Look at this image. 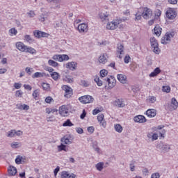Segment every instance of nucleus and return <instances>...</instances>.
<instances>
[{
  "mask_svg": "<svg viewBox=\"0 0 178 178\" xmlns=\"http://www.w3.org/2000/svg\"><path fill=\"white\" fill-rule=\"evenodd\" d=\"M165 15L168 20H175L177 16V13L175 8H169L165 13Z\"/></svg>",
  "mask_w": 178,
  "mask_h": 178,
  "instance_id": "obj_1",
  "label": "nucleus"
},
{
  "mask_svg": "<svg viewBox=\"0 0 178 178\" xmlns=\"http://www.w3.org/2000/svg\"><path fill=\"white\" fill-rule=\"evenodd\" d=\"M120 23H122L121 20L114 19L107 24L106 29H108V30H116Z\"/></svg>",
  "mask_w": 178,
  "mask_h": 178,
  "instance_id": "obj_2",
  "label": "nucleus"
},
{
  "mask_svg": "<svg viewBox=\"0 0 178 178\" xmlns=\"http://www.w3.org/2000/svg\"><path fill=\"white\" fill-rule=\"evenodd\" d=\"M62 90L65 92L64 97H65V98H70L72 95H73V89H72L69 86L63 85L62 86Z\"/></svg>",
  "mask_w": 178,
  "mask_h": 178,
  "instance_id": "obj_3",
  "label": "nucleus"
},
{
  "mask_svg": "<svg viewBox=\"0 0 178 178\" xmlns=\"http://www.w3.org/2000/svg\"><path fill=\"white\" fill-rule=\"evenodd\" d=\"M142 16L143 19L148 20L152 16V10L149 8L145 7L143 8Z\"/></svg>",
  "mask_w": 178,
  "mask_h": 178,
  "instance_id": "obj_4",
  "label": "nucleus"
},
{
  "mask_svg": "<svg viewBox=\"0 0 178 178\" xmlns=\"http://www.w3.org/2000/svg\"><path fill=\"white\" fill-rule=\"evenodd\" d=\"M79 100L82 104H91V102H94V97L90 95H85L79 97Z\"/></svg>",
  "mask_w": 178,
  "mask_h": 178,
  "instance_id": "obj_5",
  "label": "nucleus"
},
{
  "mask_svg": "<svg viewBox=\"0 0 178 178\" xmlns=\"http://www.w3.org/2000/svg\"><path fill=\"white\" fill-rule=\"evenodd\" d=\"M52 59H54V60H58V62H63V60H69V56L66 54H56L53 56Z\"/></svg>",
  "mask_w": 178,
  "mask_h": 178,
  "instance_id": "obj_6",
  "label": "nucleus"
},
{
  "mask_svg": "<svg viewBox=\"0 0 178 178\" xmlns=\"http://www.w3.org/2000/svg\"><path fill=\"white\" fill-rule=\"evenodd\" d=\"M124 55V46L122 44H118L117 46V58L122 59Z\"/></svg>",
  "mask_w": 178,
  "mask_h": 178,
  "instance_id": "obj_7",
  "label": "nucleus"
},
{
  "mask_svg": "<svg viewBox=\"0 0 178 178\" xmlns=\"http://www.w3.org/2000/svg\"><path fill=\"white\" fill-rule=\"evenodd\" d=\"M173 35H175L173 33H166L165 35L161 38V44H168V42L170 41V38H173Z\"/></svg>",
  "mask_w": 178,
  "mask_h": 178,
  "instance_id": "obj_8",
  "label": "nucleus"
},
{
  "mask_svg": "<svg viewBox=\"0 0 178 178\" xmlns=\"http://www.w3.org/2000/svg\"><path fill=\"white\" fill-rule=\"evenodd\" d=\"M59 113L61 116H69V107L63 105L59 108Z\"/></svg>",
  "mask_w": 178,
  "mask_h": 178,
  "instance_id": "obj_9",
  "label": "nucleus"
},
{
  "mask_svg": "<svg viewBox=\"0 0 178 178\" xmlns=\"http://www.w3.org/2000/svg\"><path fill=\"white\" fill-rule=\"evenodd\" d=\"M78 31L79 33H87L88 31V24L86 23L79 24Z\"/></svg>",
  "mask_w": 178,
  "mask_h": 178,
  "instance_id": "obj_10",
  "label": "nucleus"
},
{
  "mask_svg": "<svg viewBox=\"0 0 178 178\" xmlns=\"http://www.w3.org/2000/svg\"><path fill=\"white\" fill-rule=\"evenodd\" d=\"M33 35L36 38H42L44 37H48V33L42 32L41 31H33Z\"/></svg>",
  "mask_w": 178,
  "mask_h": 178,
  "instance_id": "obj_11",
  "label": "nucleus"
},
{
  "mask_svg": "<svg viewBox=\"0 0 178 178\" xmlns=\"http://www.w3.org/2000/svg\"><path fill=\"white\" fill-rule=\"evenodd\" d=\"M15 47L18 51H20L21 52H24L26 51V48L27 45L24 44V43L22 42H17L15 44Z\"/></svg>",
  "mask_w": 178,
  "mask_h": 178,
  "instance_id": "obj_12",
  "label": "nucleus"
},
{
  "mask_svg": "<svg viewBox=\"0 0 178 178\" xmlns=\"http://www.w3.org/2000/svg\"><path fill=\"white\" fill-rule=\"evenodd\" d=\"M134 120L136 123H145L147 118L144 115H137L134 117Z\"/></svg>",
  "mask_w": 178,
  "mask_h": 178,
  "instance_id": "obj_13",
  "label": "nucleus"
},
{
  "mask_svg": "<svg viewBox=\"0 0 178 178\" xmlns=\"http://www.w3.org/2000/svg\"><path fill=\"white\" fill-rule=\"evenodd\" d=\"M102 22H108L109 20L110 15L109 13L106 12V13H101L99 15Z\"/></svg>",
  "mask_w": 178,
  "mask_h": 178,
  "instance_id": "obj_14",
  "label": "nucleus"
},
{
  "mask_svg": "<svg viewBox=\"0 0 178 178\" xmlns=\"http://www.w3.org/2000/svg\"><path fill=\"white\" fill-rule=\"evenodd\" d=\"M107 56H108V54H102L98 58L99 63H102V65H105L106 62H108Z\"/></svg>",
  "mask_w": 178,
  "mask_h": 178,
  "instance_id": "obj_15",
  "label": "nucleus"
},
{
  "mask_svg": "<svg viewBox=\"0 0 178 178\" xmlns=\"http://www.w3.org/2000/svg\"><path fill=\"white\" fill-rule=\"evenodd\" d=\"M66 69H70V70H76V67H77V63L75 62H70L65 64Z\"/></svg>",
  "mask_w": 178,
  "mask_h": 178,
  "instance_id": "obj_16",
  "label": "nucleus"
},
{
  "mask_svg": "<svg viewBox=\"0 0 178 178\" xmlns=\"http://www.w3.org/2000/svg\"><path fill=\"white\" fill-rule=\"evenodd\" d=\"M60 141L63 144H66V145H70L72 144L73 140L70 138L69 136H65L63 138L60 139Z\"/></svg>",
  "mask_w": 178,
  "mask_h": 178,
  "instance_id": "obj_17",
  "label": "nucleus"
},
{
  "mask_svg": "<svg viewBox=\"0 0 178 178\" xmlns=\"http://www.w3.org/2000/svg\"><path fill=\"white\" fill-rule=\"evenodd\" d=\"M61 178H76V175L70 174L67 171H63L61 172Z\"/></svg>",
  "mask_w": 178,
  "mask_h": 178,
  "instance_id": "obj_18",
  "label": "nucleus"
},
{
  "mask_svg": "<svg viewBox=\"0 0 178 178\" xmlns=\"http://www.w3.org/2000/svg\"><path fill=\"white\" fill-rule=\"evenodd\" d=\"M117 79L118 81H120L122 84H126V81L127 80V76L123 74H118L117 75Z\"/></svg>",
  "mask_w": 178,
  "mask_h": 178,
  "instance_id": "obj_19",
  "label": "nucleus"
},
{
  "mask_svg": "<svg viewBox=\"0 0 178 178\" xmlns=\"http://www.w3.org/2000/svg\"><path fill=\"white\" fill-rule=\"evenodd\" d=\"M106 82L108 83V86L109 88H113L115 86H116V80L115 79L112 78L111 79L109 78L106 79Z\"/></svg>",
  "mask_w": 178,
  "mask_h": 178,
  "instance_id": "obj_20",
  "label": "nucleus"
},
{
  "mask_svg": "<svg viewBox=\"0 0 178 178\" xmlns=\"http://www.w3.org/2000/svg\"><path fill=\"white\" fill-rule=\"evenodd\" d=\"M114 105L118 108H124V102L122 99H118L114 102Z\"/></svg>",
  "mask_w": 178,
  "mask_h": 178,
  "instance_id": "obj_21",
  "label": "nucleus"
},
{
  "mask_svg": "<svg viewBox=\"0 0 178 178\" xmlns=\"http://www.w3.org/2000/svg\"><path fill=\"white\" fill-rule=\"evenodd\" d=\"M146 115L148 116V118H155V116H156V110L148 109L146 111Z\"/></svg>",
  "mask_w": 178,
  "mask_h": 178,
  "instance_id": "obj_22",
  "label": "nucleus"
},
{
  "mask_svg": "<svg viewBox=\"0 0 178 178\" xmlns=\"http://www.w3.org/2000/svg\"><path fill=\"white\" fill-rule=\"evenodd\" d=\"M51 9H60V0L54 1L51 5Z\"/></svg>",
  "mask_w": 178,
  "mask_h": 178,
  "instance_id": "obj_23",
  "label": "nucleus"
},
{
  "mask_svg": "<svg viewBox=\"0 0 178 178\" xmlns=\"http://www.w3.org/2000/svg\"><path fill=\"white\" fill-rule=\"evenodd\" d=\"M154 34L157 35V37H159L161 34H162V28L159 25H156L154 29Z\"/></svg>",
  "mask_w": 178,
  "mask_h": 178,
  "instance_id": "obj_24",
  "label": "nucleus"
},
{
  "mask_svg": "<svg viewBox=\"0 0 178 178\" xmlns=\"http://www.w3.org/2000/svg\"><path fill=\"white\" fill-rule=\"evenodd\" d=\"M17 173V169L14 166H10L8 168V175L9 176H15Z\"/></svg>",
  "mask_w": 178,
  "mask_h": 178,
  "instance_id": "obj_25",
  "label": "nucleus"
},
{
  "mask_svg": "<svg viewBox=\"0 0 178 178\" xmlns=\"http://www.w3.org/2000/svg\"><path fill=\"white\" fill-rule=\"evenodd\" d=\"M57 149L58 152H60L62 151H65V152H67L69 151V149H67V146L65 145H63V143H61L60 145L57 147Z\"/></svg>",
  "mask_w": 178,
  "mask_h": 178,
  "instance_id": "obj_26",
  "label": "nucleus"
},
{
  "mask_svg": "<svg viewBox=\"0 0 178 178\" xmlns=\"http://www.w3.org/2000/svg\"><path fill=\"white\" fill-rule=\"evenodd\" d=\"M24 41H26V42L29 44H33V42H34V38H31L29 35H25L24 36Z\"/></svg>",
  "mask_w": 178,
  "mask_h": 178,
  "instance_id": "obj_27",
  "label": "nucleus"
},
{
  "mask_svg": "<svg viewBox=\"0 0 178 178\" xmlns=\"http://www.w3.org/2000/svg\"><path fill=\"white\" fill-rule=\"evenodd\" d=\"M51 77L55 81H58V80H59V79L60 78V75L59 74V73L54 72L51 74Z\"/></svg>",
  "mask_w": 178,
  "mask_h": 178,
  "instance_id": "obj_28",
  "label": "nucleus"
},
{
  "mask_svg": "<svg viewBox=\"0 0 178 178\" xmlns=\"http://www.w3.org/2000/svg\"><path fill=\"white\" fill-rule=\"evenodd\" d=\"M161 73V69L159 67H156L154 69V72L149 74V77H155L157 74Z\"/></svg>",
  "mask_w": 178,
  "mask_h": 178,
  "instance_id": "obj_29",
  "label": "nucleus"
},
{
  "mask_svg": "<svg viewBox=\"0 0 178 178\" xmlns=\"http://www.w3.org/2000/svg\"><path fill=\"white\" fill-rule=\"evenodd\" d=\"M171 106H172L174 110L177 109L178 102H177V100H176V98H175V97H173L171 99Z\"/></svg>",
  "mask_w": 178,
  "mask_h": 178,
  "instance_id": "obj_30",
  "label": "nucleus"
},
{
  "mask_svg": "<svg viewBox=\"0 0 178 178\" xmlns=\"http://www.w3.org/2000/svg\"><path fill=\"white\" fill-rule=\"evenodd\" d=\"M24 52H27L28 54H35L36 51L35 50L34 48H33L31 47L26 46V47L25 48Z\"/></svg>",
  "mask_w": 178,
  "mask_h": 178,
  "instance_id": "obj_31",
  "label": "nucleus"
},
{
  "mask_svg": "<svg viewBox=\"0 0 178 178\" xmlns=\"http://www.w3.org/2000/svg\"><path fill=\"white\" fill-rule=\"evenodd\" d=\"M150 43H151L152 48H154L155 47H159L158 40H156V39H155V38H150Z\"/></svg>",
  "mask_w": 178,
  "mask_h": 178,
  "instance_id": "obj_32",
  "label": "nucleus"
},
{
  "mask_svg": "<svg viewBox=\"0 0 178 178\" xmlns=\"http://www.w3.org/2000/svg\"><path fill=\"white\" fill-rule=\"evenodd\" d=\"M114 129L117 133H122L123 131V127L120 124H116L114 125Z\"/></svg>",
  "mask_w": 178,
  "mask_h": 178,
  "instance_id": "obj_33",
  "label": "nucleus"
},
{
  "mask_svg": "<svg viewBox=\"0 0 178 178\" xmlns=\"http://www.w3.org/2000/svg\"><path fill=\"white\" fill-rule=\"evenodd\" d=\"M7 137H9L10 138H12L13 137H15L16 136V130L11 129L7 132L6 134Z\"/></svg>",
  "mask_w": 178,
  "mask_h": 178,
  "instance_id": "obj_34",
  "label": "nucleus"
},
{
  "mask_svg": "<svg viewBox=\"0 0 178 178\" xmlns=\"http://www.w3.org/2000/svg\"><path fill=\"white\" fill-rule=\"evenodd\" d=\"M147 102L149 104H155L156 102V97L155 96H149L147 99Z\"/></svg>",
  "mask_w": 178,
  "mask_h": 178,
  "instance_id": "obj_35",
  "label": "nucleus"
},
{
  "mask_svg": "<svg viewBox=\"0 0 178 178\" xmlns=\"http://www.w3.org/2000/svg\"><path fill=\"white\" fill-rule=\"evenodd\" d=\"M63 80L65 81H67V83H73V77L70 75H67L63 78Z\"/></svg>",
  "mask_w": 178,
  "mask_h": 178,
  "instance_id": "obj_36",
  "label": "nucleus"
},
{
  "mask_svg": "<svg viewBox=\"0 0 178 178\" xmlns=\"http://www.w3.org/2000/svg\"><path fill=\"white\" fill-rule=\"evenodd\" d=\"M44 77V74L42 72H35L34 74L32 75L33 79H38Z\"/></svg>",
  "mask_w": 178,
  "mask_h": 178,
  "instance_id": "obj_37",
  "label": "nucleus"
},
{
  "mask_svg": "<svg viewBox=\"0 0 178 178\" xmlns=\"http://www.w3.org/2000/svg\"><path fill=\"white\" fill-rule=\"evenodd\" d=\"M20 147H22V145L20 143H19V142H13L11 143V148L17 149L20 148Z\"/></svg>",
  "mask_w": 178,
  "mask_h": 178,
  "instance_id": "obj_38",
  "label": "nucleus"
},
{
  "mask_svg": "<svg viewBox=\"0 0 178 178\" xmlns=\"http://www.w3.org/2000/svg\"><path fill=\"white\" fill-rule=\"evenodd\" d=\"M25 72L28 76H31L32 73L34 72V69L27 67L25 68Z\"/></svg>",
  "mask_w": 178,
  "mask_h": 178,
  "instance_id": "obj_39",
  "label": "nucleus"
},
{
  "mask_svg": "<svg viewBox=\"0 0 178 178\" xmlns=\"http://www.w3.org/2000/svg\"><path fill=\"white\" fill-rule=\"evenodd\" d=\"M63 126L64 127H72V126H74L73 123H72V122L70 121V120H67L63 124Z\"/></svg>",
  "mask_w": 178,
  "mask_h": 178,
  "instance_id": "obj_40",
  "label": "nucleus"
},
{
  "mask_svg": "<svg viewBox=\"0 0 178 178\" xmlns=\"http://www.w3.org/2000/svg\"><path fill=\"white\" fill-rule=\"evenodd\" d=\"M137 68V63H131L129 65V69L131 72H136V69Z\"/></svg>",
  "mask_w": 178,
  "mask_h": 178,
  "instance_id": "obj_41",
  "label": "nucleus"
},
{
  "mask_svg": "<svg viewBox=\"0 0 178 178\" xmlns=\"http://www.w3.org/2000/svg\"><path fill=\"white\" fill-rule=\"evenodd\" d=\"M48 64L49 65V66H52L53 67H56V66L59 65L57 62L53 60H49Z\"/></svg>",
  "mask_w": 178,
  "mask_h": 178,
  "instance_id": "obj_42",
  "label": "nucleus"
},
{
  "mask_svg": "<svg viewBox=\"0 0 178 178\" xmlns=\"http://www.w3.org/2000/svg\"><path fill=\"white\" fill-rule=\"evenodd\" d=\"M102 111H104V108H102V107L96 108L92 111V115H98V113H99V112H102Z\"/></svg>",
  "mask_w": 178,
  "mask_h": 178,
  "instance_id": "obj_43",
  "label": "nucleus"
},
{
  "mask_svg": "<svg viewBox=\"0 0 178 178\" xmlns=\"http://www.w3.org/2000/svg\"><path fill=\"white\" fill-rule=\"evenodd\" d=\"M32 95L35 99H37V98H38V95H40V90L38 89L35 90Z\"/></svg>",
  "mask_w": 178,
  "mask_h": 178,
  "instance_id": "obj_44",
  "label": "nucleus"
},
{
  "mask_svg": "<svg viewBox=\"0 0 178 178\" xmlns=\"http://www.w3.org/2000/svg\"><path fill=\"white\" fill-rule=\"evenodd\" d=\"M162 149L164 151V152H169V151H170V145H163Z\"/></svg>",
  "mask_w": 178,
  "mask_h": 178,
  "instance_id": "obj_45",
  "label": "nucleus"
},
{
  "mask_svg": "<svg viewBox=\"0 0 178 178\" xmlns=\"http://www.w3.org/2000/svg\"><path fill=\"white\" fill-rule=\"evenodd\" d=\"M42 87L44 91H49V83H43Z\"/></svg>",
  "mask_w": 178,
  "mask_h": 178,
  "instance_id": "obj_46",
  "label": "nucleus"
},
{
  "mask_svg": "<svg viewBox=\"0 0 178 178\" xmlns=\"http://www.w3.org/2000/svg\"><path fill=\"white\" fill-rule=\"evenodd\" d=\"M26 15L29 17L31 18L35 17V13L34 10H30L29 12L26 13Z\"/></svg>",
  "mask_w": 178,
  "mask_h": 178,
  "instance_id": "obj_47",
  "label": "nucleus"
},
{
  "mask_svg": "<svg viewBox=\"0 0 178 178\" xmlns=\"http://www.w3.org/2000/svg\"><path fill=\"white\" fill-rule=\"evenodd\" d=\"M96 168L101 172L104 169V163H99L96 165Z\"/></svg>",
  "mask_w": 178,
  "mask_h": 178,
  "instance_id": "obj_48",
  "label": "nucleus"
},
{
  "mask_svg": "<svg viewBox=\"0 0 178 178\" xmlns=\"http://www.w3.org/2000/svg\"><path fill=\"white\" fill-rule=\"evenodd\" d=\"M135 16H136V17H135V21H136V22H138V21L141 20L143 14H140V13H137L135 15Z\"/></svg>",
  "mask_w": 178,
  "mask_h": 178,
  "instance_id": "obj_49",
  "label": "nucleus"
},
{
  "mask_svg": "<svg viewBox=\"0 0 178 178\" xmlns=\"http://www.w3.org/2000/svg\"><path fill=\"white\" fill-rule=\"evenodd\" d=\"M108 75V71L106 70H102L100 71L101 77H106Z\"/></svg>",
  "mask_w": 178,
  "mask_h": 178,
  "instance_id": "obj_50",
  "label": "nucleus"
},
{
  "mask_svg": "<svg viewBox=\"0 0 178 178\" xmlns=\"http://www.w3.org/2000/svg\"><path fill=\"white\" fill-rule=\"evenodd\" d=\"M22 156H17V158L15 159V163H17V165L22 164Z\"/></svg>",
  "mask_w": 178,
  "mask_h": 178,
  "instance_id": "obj_51",
  "label": "nucleus"
},
{
  "mask_svg": "<svg viewBox=\"0 0 178 178\" xmlns=\"http://www.w3.org/2000/svg\"><path fill=\"white\" fill-rule=\"evenodd\" d=\"M9 33H10V35H16V34H17V30H16V29H15V28H12L9 31Z\"/></svg>",
  "mask_w": 178,
  "mask_h": 178,
  "instance_id": "obj_52",
  "label": "nucleus"
},
{
  "mask_svg": "<svg viewBox=\"0 0 178 178\" xmlns=\"http://www.w3.org/2000/svg\"><path fill=\"white\" fill-rule=\"evenodd\" d=\"M95 83H97V84L99 87H101V86H102V81H101V79H99V77H96L95 79Z\"/></svg>",
  "mask_w": 178,
  "mask_h": 178,
  "instance_id": "obj_53",
  "label": "nucleus"
},
{
  "mask_svg": "<svg viewBox=\"0 0 178 178\" xmlns=\"http://www.w3.org/2000/svg\"><path fill=\"white\" fill-rule=\"evenodd\" d=\"M162 91L163 92H169L170 91V86H163Z\"/></svg>",
  "mask_w": 178,
  "mask_h": 178,
  "instance_id": "obj_54",
  "label": "nucleus"
},
{
  "mask_svg": "<svg viewBox=\"0 0 178 178\" xmlns=\"http://www.w3.org/2000/svg\"><path fill=\"white\" fill-rule=\"evenodd\" d=\"M152 48H154L153 51H154V54H156L157 55H159V52H161V50L159 49V46L154 47H152Z\"/></svg>",
  "mask_w": 178,
  "mask_h": 178,
  "instance_id": "obj_55",
  "label": "nucleus"
},
{
  "mask_svg": "<svg viewBox=\"0 0 178 178\" xmlns=\"http://www.w3.org/2000/svg\"><path fill=\"white\" fill-rule=\"evenodd\" d=\"M105 116L104 115V114H99L98 116H97V120L98 122H101L102 120H104Z\"/></svg>",
  "mask_w": 178,
  "mask_h": 178,
  "instance_id": "obj_56",
  "label": "nucleus"
},
{
  "mask_svg": "<svg viewBox=\"0 0 178 178\" xmlns=\"http://www.w3.org/2000/svg\"><path fill=\"white\" fill-rule=\"evenodd\" d=\"M14 87L16 90H19V89L22 88V83H15Z\"/></svg>",
  "mask_w": 178,
  "mask_h": 178,
  "instance_id": "obj_57",
  "label": "nucleus"
},
{
  "mask_svg": "<svg viewBox=\"0 0 178 178\" xmlns=\"http://www.w3.org/2000/svg\"><path fill=\"white\" fill-rule=\"evenodd\" d=\"M130 56L127 55L125 56L124 58V63H129V62H130Z\"/></svg>",
  "mask_w": 178,
  "mask_h": 178,
  "instance_id": "obj_58",
  "label": "nucleus"
},
{
  "mask_svg": "<svg viewBox=\"0 0 178 178\" xmlns=\"http://www.w3.org/2000/svg\"><path fill=\"white\" fill-rule=\"evenodd\" d=\"M100 126H102V127L105 128L106 127V122L105 120H102V121H99Z\"/></svg>",
  "mask_w": 178,
  "mask_h": 178,
  "instance_id": "obj_59",
  "label": "nucleus"
},
{
  "mask_svg": "<svg viewBox=\"0 0 178 178\" xmlns=\"http://www.w3.org/2000/svg\"><path fill=\"white\" fill-rule=\"evenodd\" d=\"M52 101H54V99H52L51 97H47L45 99V102H47V104H51V102H52Z\"/></svg>",
  "mask_w": 178,
  "mask_h": 178,
  "instance_id": "obj_60",
  "label": "nucleus"
},
{
  "mask_svg": "<svg viewBox=\"0 0 178 178\" xmlns=\"http://www.w3.org/2000/svg\"><path fill=\"white\" fill-rule=\"evenodd\" d=\"M161 175H159V172H155L151 175V178H159Z\"/></svg>",
  "mask_w": 178,
  "mask_h": 178,
  "instance_id": "obj_61",
  "label": "nucleus"
},
{
  "mask_svg": "<svg viewBox=\"0 0 178 178\" xmlns=\"http://www.w3.org/2000/svg\"><path fill=\"white\" fill-rule=\"evenodd\" d=\"M81 84L83 87H90V83L86 81H81Z\"/></svg>",
  "mask_w": 178,
  "mask_h": 178,
  "instance_id": "obj_62",
  "label": "nucleus"
},
{
  "mask_svg": "<svg viewBox=\"0 0 178 178\" xmlns=\"http://www.w3.org/2000/svg\"><path fill=\"white\" fill-rule=\"evenodd\" d=\"M161 15H162V11H161V10L157 9L155 10V16H157V17H159Z\"/></svg>",
  "mask_w": 178,
  "mask_h": 178,
  "instance_id": "obj_63",
  "label": "nucleus"
},
{
  "mask_svg": "<svg viewBox=\"0 0 178 178\" xmlns=\"http://www.w3.org/2000/svg\"><path fill=\"white\" fill-rule=\"evenodd\" d=\"M158 138V134H153L152 136V141H155Z\"/></svg>",
  "mask_w": 178,
  "mask_h": 178,
  "instance_id": "obj_64",
  "label": "nucleus"
}]
</instances>
